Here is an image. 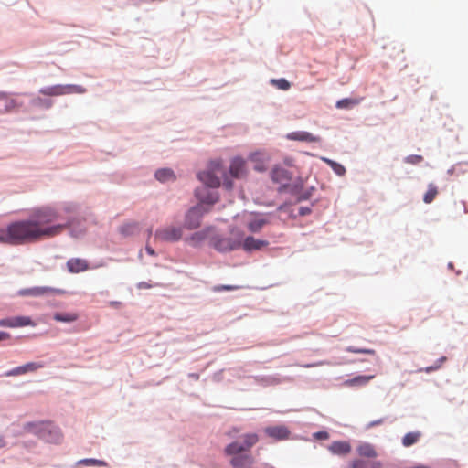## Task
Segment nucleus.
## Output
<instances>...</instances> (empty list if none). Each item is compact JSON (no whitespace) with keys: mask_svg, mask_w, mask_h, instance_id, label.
Returning a JSON list of instances; mask_svg holds the SVG:
<instances>
[{"mask_svg":"<svg viewBox=\"0 0 468 468\" xmlns=\"http://www.w3.org/2000/svg\"><path fill=\"white\" fill-rule=\"evenodd\" d=\"M0 242L11 245V238L8 226L6 229L0 228Z\"/></svg>","mask_w":468,"mask_h":468,"instance_id":"2f4dec72","label":"nucleus"},{"mask_svg":"<svg viewBox=\"0 0 468 468\" xmlns=\"http://www.w3.org/2000/svg\"><path fill=\"white\" fill-rule=\"evenodd\" d=\"M321 365H324V362H319V363L313 364V365H306L305 367H314V366H321Z\"/></svg>","mask_w":468,"mask_h":468,"instance_id":"c03bdc74","label":"nucleus"},{"mask_svg":"<svg viewBox=\"0 0 468 468\" xmlns=\"http://www.w3.org/2000/svg\"><path fill=\"white\" fill-rule=\"evenodd\" d=\"M438 193V187L433 183L429 184L428 189L423 197V201L426 204L431 203L436 198Z\"/></svg>","mask_w":468,"mask_h":468,"instance_id":"b1692460","label":"nucleus"},{"mask_svg":"<svg viewBox=\"0 0 468 468\" xmlns=\"http://www.w3.org/2000/svg\"><path fill=\"white\" fill-rule=\"evenodd\" d=\"M154 176L155 178L162 182V183H165V182H169V181H175L176 176V174L174 173V171L172 169H169V168H162V169H158L155 174H154Z\"/></svg>","mask_w":468,"mask_h":468,"instance_id":"412c9836","label":"nucleus"},{"mask_svg":"<svg viewBox=\"0 0 468 468\" xmlns=\"http://www.w3.org/2000/svg\"><path fill=\"white\" fill-rule=\"evenodd\" d=\"M268 223L269 220L265 217L260 216L250 220L247 228L250 232L257 233Z\"/></svg>","mask_w":468,"mask_h":468,"instance_id":"4be33fe9","label":"nucleus"},{"mask_svg":"<svg viewBox=\"0 0 468 468\" xmlns=\"http://www.w3.org/2000/svg\"><path fill=\"white\" fill-rule=\"evenodd\" d=\"M182 236V228L166 226L156 229L154 240L160 242H176L181 239Z\"/></svg>","mask_w":468,"mask_h":468,"instance_id":"6e6552de","label":"nucleus"},{"mask_svg":"<svg viewBox=\"0 0 468 468\" xmlns=\"http://www.w3.org/2000/svg\"><path fill=\"white\" fill-rule=\"evenodd\" d=\"M86 91V89L80 85L67 84V85H54L40 89L39 92L46 96H62L69 94H82Z\"/></svg>","mask_w":468,"mask_h":468,"instance_id":"0eeeda50","label":"nucleus"},{"mask_svg":"<svg viewBox=\"0 0 468 468\" xmlns=\"http://www.w3.org/2000/svg\"><path fill=\"white\" fill-rule=\"evenodd\" d=\"M362 99H342L336 101V108L338 109H351L361 102Z\"/></svg>","mask_w":468,"mask_h":468,"instance_id":"5701e85b","label":"nucleus"},{"mask_svg":"<svg viewBox=\"0 0 468 468\" xmlns=\"http://www.w3.org/2000/svg\"><path fill=\"white\" fill-rule=\"evenodd\" d=\"M67 269L70 273H80L90 269L87 260L81 258H71L66 263Z\"/></svg>","mask_w":468,"mask_h":468,"instance_id":"f8f14e48","label":"nucleus"},{"mask_svg":"<svg viewBox=\"0 0 468 468\" xmlns=\"http://www.w3.org/2000/svg\"><path fill=\"white\" fill-rule=\"evenodd\" d=\"M287 138L294 141L302 142H319L320 137L314 136L312 133L305 131L292 132L287 135Z\"/></svg>","mask_w":468,"mask_h":468,"instance_id":"f3484780","label":"nucleus"},{"mask_svg":"<svg viewBox=\"0 0 468 468\" xmlns=\"http://www.w3.org/2000/svg\"><path fill=\"white\" fill-rule=\"evenodd\" d=\"M152 234V229H149V236Z\"/></svg>","mask_w":468,"mask_h":468,"instance_id":"864d4df0","label":"nucleus"},{"mask_svg":"<svg viewBox=\"0 0 468 468\" xmlns=\"http://www.w3.org/2000/svg\"><path fill=\"white\" fill-rule=\"evenodd\" d=\"M36 324L28 316H14L0 319L1 327H25V326H35Z\"/></svg>","mask_w":468,"mask_h":468,"instance_id":"1a4fd4ad","label":"nucleus"},{"mask_svg":"<svg viewBox=\"0 0 468 468\" xmlns=\"http://www.w3.org/2000/svg\"><path fill=\"white\" fill-rule=\"evenodd\" d=\"M264 432L267 436L276 440L283 441L290 438V431L284 425L269 426L264 429Z\"/></svg>","mask_w":468,"mask_h":468,"instance_id":"9d476101","label":"nucleus"},{"mask_svg":"<svg viewBox=\"0 0 468 468\" xmlns=\"http://www.w3.org/2000/svg\"><path fill=\"white\" fill-rule=\"evenodd\" d=\"M271 176L273 182L282 186H286L292 179L291 173L282 166H275L271 170Z\"/></svg>","mask_w":468,"mask_h":468,"instance_id":"ddd939ff","label":"nucleus"},{"mask_svg":"<svg viewBox=\"0 0 468 468\" xmlns=\"http://www.w3.org/2000/svg\"><path fill=\"white\" fill-rule=\"evenodd\" d=\"M80 463L89 464V465H98V466L106 465V463L104 461L97 460V459H84V460H81Z\"/></svg>","mask_w":468,"mask_h":468,"instance_id":"c9c22d12","label":"nucleus"},{"mask_svg":"<svg viewBox=\"0 0 468 468\" xmlns=\"http://www.w3.org/2000/svg\"><path fill=\"white\" fill-rule=\"evenodd\" d=\"M193 378L197 379V378H198V375H195V376H193Z\"/></svg>","mask_w":468,"mask_h":468,"instance_id":"603ef678","label":"nucleus"},{"mask_svg":"<svg viewBox=\"0 0 468 468\" xmlns=\"http://www.w3.org/2000/svg\"><path fill=\"white\" fill-rule=\"evenodd\" d=\"M271 82L280 90H287L290 89L291 84L285 79L272 80Z\"/></svg>","mask_w":468,"mask_h":468,"instance_id":"7c9ffc66","label":"nucleus"},{"mask_svg":"<svg viewBox=\"0 0 468 468\" xmlns=\"http://www.w3.org/2000/svg\"><path fill=\"white\" fill-rule=\"evenodd\" d=\"M233 289H235V287L229 286V285H224V286H220V287H216L215 288L216 291H221V290L229 291V290H233Z\"/></svg>","mask_w":468,"mask_h":468,"instance_id":"ea45409f","label":"nucleus"},{"mask_svg":"<svg viewBox=\"0 0 468 468\" xmlns=\"http://www.w3.org/2000/svg\"><path fill=\"white\" fill-rule=\"evenodd\" d=\"M346 351L350 352V353H356V354H369V355L375 354V350H373V349L356 348L355 346L346 347Z\"/></svg>","mask_w":468,"mask_h":468,"instance_id":"473e14b6","label":"nucleus"},{"mask_svg":"<svg viewBox=\"0 0 468 468\" xmlns=\"http://www.w3.org/2000/svg\"><path fill=\"white\" fill-rule=\"evenodd\" d=\"M421 434L420 431L409 432L402 439V444L405 447H410L415 444L420 438Z\"/></svg>","mask_w":468,"mask_h":468,"instance_id":"393cba45","label":"nucleus"},{"mask_svg":"<svg viewBox=\"0 0 468 468\" xmlns=\"http://www.w3.org/2000/svg\"><path fill=\"white\" fill-rule=\"evenodd\" d=\"M375 378L374 375L370 376H357L343 382L345 387H357L367 385L371 379Z\"/></svg>","mask_w":468,"mask_h":468,"instance_id":"a211bd4d","label":"nucleus"},{"mask_svg":"<svg viewBox=\"0 0 468 468\" xmlns=\"http://www.w3.org/2000/svg\"><path fill=\"white\" fill-rule=\"evenodd\" d=\"M54 319L58 322L70 323L78 319V315L74 313H57Z\"/></svg>","mask_w":468,"mask_h":468,"instance_id":"a878e982","label":"nucleus"},{"mask_svg":"<svg viewBox=\"0 0 468 468\" xmlns=\"http://www.w3.org/2000/svg\"><path fill=\"white\" fill-rule=\"evenodd\" d=\"M231 432L238 433V432H239V429L233 428V430L231 431Z\"/></svg>","mask_w":468,"mask_h":468,"instance_id":"09e8293b","label":"nucleus"},{"mask_svg":"<svg viewBox=\"0 0 468 468\" xmlns=\"http://www.w3.org/2000/svg\"><path fill=\"white\" fill-rule=\"evenodd\" d=\"M23 429L26 432L34 434L48 442H56L61 437L58 428L51 421L27 422L24 424Z\"/></svg>","mask_w":468,"mask_h":468,"instance_id":"39448f33","label":"nucleus"},{"mask_svg":"<svg viewBox=\"0 0 468 468\" xmlns=\"http://www.w3.org/2000/svg\"><path fill=\"white\" fill-rule=\"evenodd\" d=\"M229 174L234 178L243 177L246 175L244 159L240 157L233 158L229 166Z\"/></svg>","mask_w":468,"mask_h":468,"instance_id":"2eb2a0df","label":"nucleus"},{"mask_svg":"<svg viewBox=\"0 0 468 468\" xmlns=\"http://www.w3.org/2000/svg\"><path fill=\"white\" fill-rule=\"evenodd\" d=\"M314 437L317 440H327L329 438V433L327 431H321L315 432Z\"/></svg>","mask_w":468,"mask_h":468,"instance_id":"4c0bfd02","label":"nucleus"},{"mask_svg":"<svg viewBox=\"0 0 468 468\" xmlns=\"http://www.w3.org/2000/svg\"><path fill=\"white\" fill-rule=\"evenodd\" d=\"M3 101H5V112H8L18 107L17 102L14 99L9 98L7 94Z\"/></svg>","mask_w":468,"mask_h":468,"instance_id":"c756f323","label":"nucleus"},{"mask_svg":"<svg viewBox=\"0 0 468 468\" xmlns=\"http://www.w3.org/2000/svg\"><path fill=\"white\" fill-rule=\"evenodd\" d=\"M269 244L268 241L257 239L251 236L247 237L241 240V247L245 251L250 252L252 250H260Z\"/></svg>","mask_w":468,"mask_h":468,"instance_id":"4468645a","label":"nucleus"},{"mask_svg":"<svg viewBox=\"0 0 468 468\" xmlns=\"http://www.w3.org/2000/svg\"><path fill=\"white\" fill-rule=\"evenodd\" d=\"M446 360V357L445 356H442L441 358H440V360L438 361V363H436L435 365L433 366H431V367H427L425 368H420L419 369L420 372H426V373H431L432 371H435L437 369H439L441 366V363H443L444 361Z\"/></svg>","mask_w":468,"mask_h":468,"instance_id":"72a5a7b5","label":"nucleus"},{"mask_svg":"<svg viewBox=\"0 0 468 468\" xmlns=\"http://www.w3.org/2000/svg\"><path fill=\"white\" fill-rule=\"evenodd\" d=\"M308 210H309V209H303V208H302V209H301V214H302V215H305V214L308 212Z\"/></svg>","mask_w":468,"mask_h":468,"instance_id":"49530a36","label":"nucleus"},{"mask_svg":"<svg viewBox=\"0 0 468 468\" xmlns=\"http://www.w3.org/2000/svg\"><path fill=\"white\" fill-rule=\"evenodd\" d=\"M5 97H6V93L0 91V101L4 100V98H5Z\"/></svg>","mask_w":468,"mask_h":468,"instance_id":"a18cd8bd","label":"nucleus"},{"mask_svg":"<svg viewBox=\"0 0 468 468\" xmlns=\"http://www.w3.org/2000/svg\"><path fill=\"white\" fill-rule=\"evenodd\" d=\"M193 378L197 379V378H198V375H195V376H193Z\"/></svg>","mask_w":468,"mask_h":468,"instance_id":"3c124183","label":"nucleus"},{"mask_svg":"<svg viewBox=\"0 0 468 468\" xmlns=\"http://www.w3.org/2000/svg\"><path fill=\"white\" fill-rule=\"evenodd\" d=\"M324 160L331 166L336 175L343 176L346 173V168L341 164L326 158H324Z\"/></svg>","mask_w":468,"mask_h":468,"instance_id":"cd10ccee","label":"nucleus"},{"mask_svg":"<svg viewBox=\"0 0 468 468\" xmlns=\"http://www.w3.org/2000/svg\"><path fill=\"white\" fill-rule=\"evenodd\" d=\"M242 239L243 233L241 231H231L229 237H214L211 240V245L220 252H228L239 249Z\"/></svg>","mask_w":468,"mask_h":468,"instance_id":"423d86ee","label":"nucleus"},{"mask_svg":"<svg viewBox=\"0 0 468 468\" xmlns=\"http://www.w3.org/2000/svg\"><path fill=\"white\" fill-rule=\"evenodd\" d=\"M423 161V157L419 154H411L405 158V162L411 165H418Z\"/></svg>","mask_w":468,"mask_h":468,"instance_id":"f704fd0d","label":"nucleus"},{"mask_svg":"<svg viewBox=\"0 0 468 468\" xmlns=\"http://www.w3.org/2000/svg\"><path fill=\"white\" fill-rule=\"evenodd\" d=\"M55 292L51 287H33L20 292L21 295L41 296Z\"/></svg>","mask_w":468,"mask_h":468,"instance_id":"aec40b11","label":"nucleus"},{"mask_svg":"<svg viewBox=\"0 0 468 468\" xmlns=\"http://www.w3.org/2000/svg\"><path fill=\"white\" fill-rule=\"evenodd\" d=\"M43 367V364L37 362H29L23 366L16 367L9 371H7L5 375L6 377H14L18 375H24L28 372H35L39 368Z\"/></svg>","mask_w":468,"mask_h":468,"instance_id":"9b49d317","label":"nucleus"},{"mask_svg":"<svg viewBox=\"0 0 468 468\" xmlns=\"http://www.w3.org/2000/svg\"><path fill=\"white\" fill-rule=\"evenodd\" d=\"M256 157H257V154H253L250 155V159L255 161L256 160Z\"/></svg>","mask_w":468,"mask_h":468,"instance_id":"de8ad7c7","label":"nucleus"},{"mask_svg":"<svg viewBox=\"0 0 468 468\" xmlns=\"http://www.w3.org/2000/svg\"><path fill=\"white\" fill-rule=\"evenodd\" d=\"M59 214L51 207H42L34 211L27 219L10 223L9 234L11 245H22L51 238L62 232L69 222L56 223Z\"/></svg>","mask_w":468,"mask_h":468,"instance_id":"f257e3e1","label":"nucleus"},{"mask_svg":"<svg viewBox=\"0 0 468 468\" xmlns=\"http://www.w3.org/2000/svg\"><path fill=\"white\" fill-rule=\"evenodd\" d=\"M195 195L200 201V204L191 207L186 215L185 226L189 229L198 228L200 226L201 218L205 213L209 211L204 205H213L218 200V195L208 191L206 187L197 188Z\"/></svg>","mask_w":468,"mask_h":468,"instance_id":"7ed1b4c3","label":"nucleus"},{"mask_svg":"<svg viewBox=\"0 0 468 468\" xmlns=\"http://www.w3.org/2000/svg\"><path fill=\"white\" fill-rule=\"evenodd\" d=\"M351 445L348 441H333L329 446L328 450L331 453L339 456H346L351 452Z\"/></svg>","mask_w":468,"mask_h":468,"instance_id":"dca6fc26","label":"nucleus"},{"mask_svg":"<svg viewBox=\"0 0 468 468\" xmlns=\"http://www.w3.org/2000/svg\"><path fill=\"white\" fill-rule=\"evenodd\" d=\"M154 286H160V284L159 283L152 284L151 282H140L137 284L138 289H151Z\"/></svg>","mask_w":468,"mask_h":468,"instance_id":"e433bc0d","label":"nucleus"},{"mask_svg":"<svg viewBox=\"0 0 468 468\" xmlns=\"http://www.w3.org/2000/svg\"><path fill=\"white\" fill-rule=\"evenodd\" d=\"M145 250L149 255H151V256L155 255L154 250L153 248H151L150 246L146 245Z\"/></svg>","mask_w":468,"mask_h":468,"instance_id":"a19ab883","label":"nucleus"},{"mask_svg":"<svg viewBox=\"0 0 468 468\" xmlns=\"http://www.w3.org/2000/svg\"><path fill=\"white\" fill-rule=\"evenodd\" d=\"M241 439L242 442L233 441L224 449L226 455L232 456L229 463L234 468H245L253 463L250 455L241 453L250 451L259 441V436L254 432L243 434Z\"/></svg>","mask_w":468,"mask_h":468,"instance_id":"f03ea898","label":"nucleus"},{"mask_svg":"<svg viewBox=\"0 0 468 468\" xmlns=\"http://www.w3.org/2000/svg\"><path fill=\"white\" fill-rule=\"evenodd\" d=\"M356 452L362 457L376 458L378 456L375 447L367 442L361 443L356 448Z\"/></svg>","mask_w":468,"mask_h":468,"instance_id":"6ab92c4d","label":"nucleus"},{"mask_svg":"<svg viewBox=\"0 0 468 468\" xmlns=\"http://www.w3.org/2000/svg\"><path fill=\"white\" fill-rule=\"evenodd\" d=\"M6 445V441L3 434L0 433V449L4 448Z\"/></svg>","mask_w":468,"mask_h":468,"instance_id":"79ce46f5","label":"nucleus"},{"mask_svg":"<svg viewBox=\"0 0 468 468\" xmlns=\"http://www.w3.org/2000/svg\"><path fill=\"white\" fill-rule=\"evenodd\" d=\"M11 335L7 332L0 331V342L10 339Z\"/></svg>","mask_w":468,"mask_h":468,"instance_id":"58836bf2","label":"nucleus"},{"mask_svg":"<svg viewBox=\"0 0 468 468\" xmlns=\"http://www.w3.org/2000/svg\"><path fill=\"white\" fill-rule=\"evenodd\" d=\"M381 466L382 465H381V463L379 462L375 463V467L376 468H381Z\"/></svg>","mask_w":468,"mask_h":468,"instance_id":"8fccbe9b","label":"nucleus"},{"mask_svg":"<svg viewBox=\"0 0 468 468\" xmlns=\"http://www.w3.org/2000/svg\"><path fill=\"white\" fill-rule=\"evenodd\" d=\"M197 177L206 186L205 187L208 191L209 189L207 187L217 188L220 186V177L223 179L222 185L226 189L231 190L233 187L232 181L229 179L220 160L211 161L207 169L198 173ZM210 192L212 191L210 190ZM213 192L216 193L215 191Z\"/></svg>","mask_w":468,"mask_h":468,"instance_id":"20e7f679","label":"nucleus"},{"mask_svg":"<svg viewBox=\"0 0 468 468\" xmlns=\"http://www.w3.org/2000/svg\"><path fill=\"white\" fill-rule=\"evenodd\" d=\"M137 229H138L137 223L130 222V223H126V224H123L122 226H121L120 232L124 236H130V235H133L137 231Z\"/></svg>","mask_w":468,"mask_h":468,"instance_id":"bb28decb","label":"nucleus"},{"mask_svg":"<svg viewBox=\"0 0 468 468\" xmlns=\"http://www.w3.org/2000/svg\"><path fill=\"white\" fill-rule=\"evenodd\" d=\"M255 169H256V170H258V171H263L265 168H264V166H263V165H257L255 166Z\"/></svg>","mask_w":468,"mask_h":468,"instance_id":"37998d69","label":"nucleus"},{"mask_svg":"<svg viewBox=\"0 0 468 468\" xmlns=\"http://www.w3.org/2000/svg\"><path fill=\"white\" fill-rule=\"evenodd\" d=\"M32 104L37 107L50 108L53 104L51 100H45L40 97L32 100Z\"/></svg>","mask_w":468,"mask_h":468,"instance_id":"c85d7f7f","label":"nucleus"}]
</instances>
